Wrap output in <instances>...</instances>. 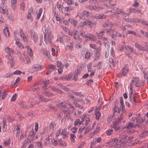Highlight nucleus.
I'll return each instance as SVG.
<instances>
[{
    "mask_svg": "<svg viewBox=\"0 0 148 148\" xmlns=\"http://www.w3.org/2000/svg\"><path fill=\"white\" fill-rule=\"evenodd\" d=\"M78 16L79 17V18L81 19L84 20L85 19V17L83 15V13H79L78 15Z\"/></svg>",
    "mask_w": 148,
    "mask_h": 148,
    "instance_id": "338daca9",
    "label": "nucleus"
},
{
    "mask_svg": "<svg viewBox=\"0 0 148 148\" xmlns=\"http://www.w3.org/2000/svg\"><path fill=\"white\" fill-rule=\"evenodd\" d=\"M91 126L90 125L88 126L87 127H85L84 132V134H87L90 130Z\"/></svg>",
    "mask_w": 148,
    "mask_h": 148,
    "instance_id": "58836bf2",
    "label": "nucleus"
},
{
    "mask_svg": "<svg viewBox=\"0 0 148 148\" xmlns=\"http://www.w3.org/2000/svg\"><path fill=\"white\" fill-rule=\"evenodd\" d=\"M86 38H88L90 40L92 41H95L96 40L95 37L93 35H92L90 34H87Z\"/></svg>",
    "mask_w": 148,
    "mask_h": 148,
    "instance_id": "aec40b11",
    "label": "nucleus"
},
{
    "mask_svg": "<svg viewBox=\"0 0 148 148\" xmlns=\"http://www.w3.org/2000/svg\"><path fill=\"white\" fill-rule=\"evenodd\" d=\"M129 66L128 65H125L121 70V72L117 74V76L119 77H121L123 76H125L128 72Z\"/></svg>",
    "mask_w": 148,
    "mask_h": 148,
    "instance_id": "f03ea898",
    "label": "nucleus"
},
{
    "mask_svg": "<svg viewBox=\"0 0 148 148\" xmlns=\"http://www.w3.org/2000/svg\"><path fill=\"white\" fill-rule=\"evenodd\" d=\"M90 56V53L89 52H87L85 56V58L86 59H88Z\"/></svg>",
    "mask_w": 148,
    "mask_h": 148,
    "instance_id": "5fc2aeb1",
    "label": "nucleus"
},
{
    "mask_svg": "<svg viewBox=\"0 0 148 148\" xmlns=\"http://www.w3.org/2000/svg\"><path fill=\"white\" fill-rule=\"evenodd\" d=\"M110 12L119 14L120 12V10L117 8L115 7L113 8L112 10L110 11Z\"/></svg>",
    "mask_w": 148,
    "mask_h": 148,
    "instance_id": "c756f323",
    "label": "nucleus"
},
{
    "mask_svg": "<svg viewBox=\"0 0 148 148\" xmlns=\"http://www.w3.org/2000/svg\"><path fill=\"white\" fill-rule=\"evenodd\" d=\"M101 65V63L100 62H99L97 65V67L98 70H100L102 66Z\"/></svg>",
    "mask_w": 148,
    "mask_h": 148,
    "instance_id": "69168bd1",
    "label": "nucleus"
},
{
    "mask_svg": "<svg viewBox=\"0 0 148 148\" xmlns=\"http://www.w3.org/2000/svg\"><path fill=\"white\" fill-rule=\"evenodd\" d=\"M5 52L8 54H10V53H12L14 51L12 49L8 47H7L5 49Z\"/></svg>",
    "mask_w": 148,
    "mask_h": 148,
    "instance_id": "5701e85b",
    "label": "nucleus"
},
{
    "mask_svg": "<svg viewBox=\"0 0 148 148\" xmlns=\"http://www.w3.org/2000/svg\"><path fill=\"white\" fill-rule=\"evenodd\" d=\"M49 130L48 129V127H45L43 131L41 133V134L42 135H43L45 134V133H49L50 132H49Z\"/></svg>",
    "mask_w": 148,
    "mask_h": 148,
    "instance_id": "2f4dec72",
    "label": "nucleus"
},
{
    "mask_svg": "<svg viewBox=\"0 0 148 148\" xmlns=\"http://www.w3.org/2000/svg\"><path fill=\"white\" fill-rule=\"evenodd\" d=\"M140 32L143 35H144L145 36L148 38V33L146 32H145V31H143L142 30H140Z\"/></svg>",
    "mask_w": 148,
    "mask_h": 148,
    "instance_id": "3c124183",
    "label": "nucleus"
},
{
    "mask_svg": "<svg viewBox=\"0 0 148 148\" xmlns=\"http://www.w3.org/2000/svg\"><path fill=\"white\" fill-rule=\"evenodd\" d=\"M143 119H140V118H136V124L137 125H137L139 126L140 125V124H141L143 122Z\"/></svg>",
    "mask_w": 148,
    "mask_h": 148,
    "instance_id": "473e14b6",
    "label": "nucleus"
},
{
    "mask_svg": "<svg viewBox=\"0 0 148 148\" xmlns=\"http://www.w3.org/2000/svg\"><path fill=\"white\" fill-rule=\"evenodd\" d=\"M82 13L83 15L85 17V19L89 16L88 12L87 11H84Z\"/></svg>",
    "mask_w": 148,
    "mask_h": 148,
    "instance_id": "8fccbe9b",
    "label": "nucleus"
},
{
    "mask_svg": "<svg viewBox=\"0 0 148 148\" xmlns=\"http://www.w3.org/2000/svg\"><path fill=\"white\" fill-rule=\"evenodd\" d=\"M119 143L118 139H113L109 143V146L110 147H113L114 148H117L120 146Z\"/></svg>",
    "mask_w": 148,
    "mask_h": 148,
    "instance_id": "7ed1b4c3",
    "label": "nucleus"
},
{
    "mask_svg": "<svg viewBox=\"0 0 148 148\" xmlns=\"http://www.w3.org/2000/svg\"><path fill=\"white\" fill-rule=\"evenodd\" d=\"M52 143L54 146H55L58 144V140H52Z\"/></svg>",
    "mask_w": 148,
    "mask_h": 148,
    "instance_id": "0e129e2a",
    "label": "nucleus"
},
{
    "mask_svg": "<svg viewBox=\"0 0 148 148\" xmlns=\"http://www.w3.org/2000/svg\"><path fill=\"white\" fill-rule=\"evenodd\" d=\"M135 81V86L137 87H139L140 86V81L137 78H134Z\"/></svg>",
    "mask_w": 148,
    "mask_h": 148,
    "instance_id": "cd10ccee",
    "label": "nucleus"
},
{
    "mask_svg": "<svg viewBox=\"0 0 148 148\" xmlns=\"http://www.w3.org/2000/svg\"><path fill=\"white\" fill-rule=\"evenodd\" d=\"M46 34H44V39L45 44L47 45L48 43H50L52 45V43L51 42V40L53 38V36L50 33H49L48 34L47 38H46Z\"/></svg>",
    "mask_w": 148,
    "mask_h": 148,
    "instance_id": "423d86ee",
    "label": "nucleus"
},
{
    "mask_svg": "<svg viewBox=\"0 0 148 148\" xmlns=\"http://www.w3.org/2000/svg\"><path fill=\"white\" fill-rule=\"evenodd\" d=\"M113 132V130L112 129H110L107 130L106 132V134L108 135H110Z\"/></svg>",
    "mask_w": 148,
    "mask_h": 148,
    "instance_id": "de8ad7c7",
    "label": "nucleus"
},
{
    "mask_svg": "<svg viewBox=\"0 0 148 148\" xmlns=\"http://www.w3.org/2000/svg\"><path fill=\"white\" fill-rule=\"evenodd\" d=\"M49 69L50 71L56 69L55 66L53 64H51L49 66Z\"/></svg>",
    "mask_w": 148,
    "mask_h": 148,
    "instance_id": "864d4df0",
    "label": "nucleus"
},
{
    "mask_svg": "<svg viewBox=\"0 0 148 148\" xmlns=\"http://www.w3.org/2000/svg\"><path fill=\"white\" fill-rule=\"evenodd\" d=\"M27 53L30 56H33L32 51L31 49H27Z\"/></svg>",
    "mask_w": 148,
    "mask_h": 148,
    "instance_id": "13d9d810",
    "label": "nucleus"
},
{
    "mask_svg": "<svg viewBox=\"0 0 148 148\" xmlns=\"http://www.w3.org/2000/svg\"><path fill=\"white\" fill-rule=\"evenodd\" d=\"M31 38L34 41V42L36 43L38 40V35L34 30L32 29L30 31Z\"/></svg>",
    "mask_w": 148,
    "mask_h": 148,
    "instance_id": "39448f33",
    "label": "nucleus"
},
{
    "mask_svg": "<svg viewBox=\"0 0 148 148\" xmlns=\"http://www.w3.org/2000/svg\"><path fill=\"white\" fill-rule=\"evenodd\" d=\"M73 36H74V37L75 36H78V32L77 30L76 29H73Z\"/></svg>",
    "mask_w": 148,
    "mask_h": 148,
    "instance_id": "680f3d73",
    "label": "nucleus"
},
{
    "mask_svg": "<svg viewBox=\"0 0 148 148\" xmlns=\"http://www.w3.org/2000/svg\"><path fill=\"white\" fill-rule=\"evenodd\" d=\"M80 71L79 70L77 69V72L74 74V77L73 78V79L76 81L79 75L80 74Z\"/></svg>",
    "mask_w": 148,
    "mask_h": 148,
    "instance_id": "c85d7f7f",
    "label": "nucleus"
},
{
    "mask_svg": "<svg viewBox=\"0 0 148 148\" xmlns=\"http://www.w3.org/2000/svg\"><path fill=\"white\" fill-rule=\"evenodd\" d=\"M57 64L58 67L59 68H63V64H62L61 61H58L57 62Z\"/></svg>",
    "mask_w": 148,
    "mask_h": 148,
    "instance_id": "a19ab883",
    "label": "nucleus"
},
{
    "mask_svg": "<svg viewBox=\"0 0 148 148\" xmlns=\"http://www.w3.org/2000/svg\"><path fill=\"white\" fill-rule=\"evenodd\" d=\"M71 139V141L74 142L75 140L76 136L74 134H70Z\"/></svg>",
    "mask_w": 148,
    "mask_h": 148,
    "instance_id": "c03bdc74",
    "label": "nucleus"
},
{
    "mask_svg": "<svg viewBox=\"0 0 148 148\" xmlns=\"http://www.w3.org/2000/svg\"><path fill=\"white\" fill-rule=\"evenodd\" d=\"M118 125L119 123L117 122H115L113 123V128L115 130H119L120 129Z\"/></svg>",
    "mask_w": 148,
    "mask_h": 148,
    "instance_id": "72a5a7b5",
    "label": "nucleus"
},
{
    "mask_svg": "<svg viewBox=\"0 0 148 148\" xmlns=\"http://www.w3.org/2000/svg\"><path fill=\"white\" fill-rule=\"evenodd\" d=\"M43 93L45 96L48 97L51 96L53 95V94L48 91H45Z\"/></svg>",
    "mask_w": 148,
    "mask_h": 148,
    "instance_id": "a18cd8bd",
    "label": "nucleus"
},
{
    "mask_svg": "<svg viewBox=\"0 0 148 148\" xmlns=\"http://www.w3.org/2000/svg\"><path fill=\"white\" fill-rule=\"evenodd\" d=\"M42 53L44 55H45L47 57V59L49 61H52L51 58L49 56V52H48L47 51H45L44 50Z\"/></svg>",
    "mask_w": 148,
    "mask_h": 148,
    "instance_id": "2eb2a0df",
    "label": "nucleus"
},
{
    "mask_svg": "<svg viewBox=\"0 0 148 148\" xmlns=\"http://www.w3.org/2000/svg\"><path fill=\"white\" fill-rule=\"evenodd\" d=\"M106 17V16L103 14H97L95 16V18L97 19H103L105 18Z\"/></svg>",
    "mask_w": 148,
    "mask_h": 148,
    "instance_id": "ddd939ff",
    "label": "nucleus"
},
{
    "mask_svg": "<svg viewBox=\"0 0 148 148\" xmlns=\"http://www.w3.org/2000/svg\"><path fill=\"white\" fill-rule=\"evenodd\" d=\"M143 73H144V77L145 78H146L147 81L148 82V72L147 71H143Z\"/></svg>",
    "mask_w": 148,
    "mask_h": 148,
    "instance_id": "4c0bfd02",
    "label": "nucleus"
},
{
    "mask_svg": "<svg viewBox=\"0 0 148 148\" xmlns=\"http://www.w3.org/2000/svg\"><path fill=\"white\" fill-rule=\"evenodd\" d=\"M138 21H137V23H141L142 24L144 25H146L147 26H148V23H147V22L146 21H144L141 20H138Z\"/></svg>",
    "mask_w": 148,
    "mask_h": 148,
    "instance_id": "ea45409f",
    "label": "nucleus"
},
{
    "mask_svg": "<svg viewBox=\"0 0 148 148\" xmlns=\"http://www.w3.org/2000/svg\"><path fill=\"white\" fill-rule=\"evenodd\" d=\"M80 34L85 38H86L87 35L82 30H81L80 31Z\"/></svg>",
    "mask_w": 148,
    "mask_h": 148,
    "instance_id": "6e6d98bb",
    "label": "nucleus"
},
{
    "mask_svg": "<svg viewBox=\"0 0 148 148\" xmlns=\"http://www.w3.org/2000/svg\"><path fill=\"white\" fill-rule=\"evenodd\" d=\"M59 79L62 80L63 81L68 80V78L67 77V76L65 75L60 77L59 78Z\"/></svg>",
    "mask_w": 148,
    "mask_h": 148,
    "instance_id": "09e8293b",
    "label": "nucleus"
},
{
    "mask_svg": "<svg viewBox=\"0 0 148 148\" xmlns=\"http://www.w3.org/2000/svg\"><path fill=\"white\" fill-rule=\"evenodd\" d=\"M101 54V52L100 51H96L95 54V56L94 58V60H98Z\"/></svg>",
    "mask_w": 148,
    "mask_h": 148,
    "instance_id": "f3484780",
    "label": "nucleus"
},
{
    "mask_svg": "<svg viewBox=\"0 0 148 148\" xmlns=\"http://www.w3.org/2000/svg\"><path fill=\"white\" fill-rule=\"evenodd\" d=\"M3 32L7 37H8L9 36L10 32L7 27H5L3 29Z\"/></svg>",
    "mask_w": 148,
    "mask_h": 148,
    "instance_id": "4be33fe9",
    "label": "nucleus"
},
{
    "mask_svg": "<svg viewBox=\"0 0 148 148\" xmlns=\"http://www.w3.org/2000/svg\"><path fill=\"white\" fill-rule=\"evenodd\" d=\"M55 125L54 123H51L49 125V127H48V129H49V132H51L50 134H49L48 135V140L50 139V137L53 134V129L54 128Z\"/></svg>",
    "mask_w": 148,
    "mask_h": 148,
    "instance_id": "6e6552de",
    "label": "nucleus"
},
{
    "mask_svg": "<svg viewBox=\"0 0 148 148\" xmlns=\"http://www.w3.org/2000/svg\"><path fill=\"white\" fill-rule=\"evenodd\" d=\"M43 66H42L35 64L32 66V69L34 71H36L41 70Z\"/></svg>",
    "mask_w": 148,
    "mask_h": 148,
    "instance_id": "9d476101",
    "label": "nucleus"
},
{
    "mask_svg": "<svg viewBox=\"0 0 148 148\" xmlns=\"http://www.w3.org/2000/svg\"><path fill=\"white\" fill-rule=\"evenodd\" d=\"M94 24V23L92 22L89 21L88 20L85 21L83 23L84 25H86L87 26L91 27Z\"/></svg>",
    "mask_w": 148,
    "mask_h": 148,
    "instance_id": "dca6fc26",
    "label": "nucleus"
},
{
    "mask_svg": "<svg viewBox=\"0 0 148 148\" xmlns=\"http://www.w3.org/2000/svg\"><path fill=\"white\" fill-rule=\"evenodd\" d=\"M17 96L16 93L14 94L11 99V101H14L16 99Z\"/></svg>",
    "mask_w": 148,
    "mask_h": 148,
    "instance_id": "e2e57ef3",
    "label": "nucleus"
},
{
    "mask_svg": "<svg viewBox=\"0 0 148 148\" xmlns=\"http://www.w3.org/2000/svg\"><path fill=\"white\" fill-rule=\"evenodd\" d=\"M89 9L91 10H94L96 11H99L101 9L100 7H97L96 6L90 5L88 7Z\"/></svg>",
    "mask_w": 148,
    "mask_h": 148,
    "instance_id": "f8f14e48",
    "label": "nucleus"
},
{
    "mask_svg": "<svg viewBox=\"0 0 148 148\" xmlns=\"http://www.w3.org/2000/svg\"><path fill=\"white\" fill-rule=\"evenodd\" d=\"M119 138L122 140H125L127 142L130 143L131 142L133 138L132 136H129L126 135L121 134L120 135Z\"/></svg>",
    "mask_w": 148,
    "mask_h": 148,
    "instance_id": "0eeeda50",
    "label": "nucleus"
},
{
    "mask_svg": "<svg viewBox=\"0 0 148 148\" xmlns=\"http://www.w3.org/2000/svg\"><path fill=\"white\" fill-rule=\"evenodd\" d=\"M73 47V45L72 42H70L65 47V49L67 50L68 48L70 50H71Z\"/></svg>",
    "mask_w": 148,
    "mask_h": 148,
    "instance_id": "393cba45",
    "label": "nucleus"
},
{
    "mask_svg": "<svg viewBox=\"0 0 148 148\" xmlns=\"http://www.w3.org/2000/svg\"><path fill=\"white\" fill-rule=\"evenodd\" d=\"M57 8L59 9V10L60 12L61 13H62L63 10L62 9V8H61L62 5L60 4H57Z\"/></svg>",
    "mask_w": 148,
    "mask_h": 148,
    "instance_id": "052dcab7",
    "label": "nucleus"
},
{
    "mask_svg": "<svg viewBox=\"0 0 148 148\" xmlns=\"http://www.w3.org/2000/svg\"><path fill=\"white\" fill-rule=\"evenodd\" d=\"M137 126V125L134 123H132L131 122L129 123L128 125L126 127L128 130L126 131V133L128 134H130L134 132V131L130 130L133 128H136Z\"/></svg>",
    "mask_w": 148,
    "mask_h": 148,
    "instance_id": "20e7f679",
    "label": "nucleus"
},
{
    "mask_svg": "<svg viewBox=\"0 0 148 148\" xmlns=\"http://www.w3.org/2000/svg\"><path fill=\"white\" fill-rule=\"evenodd\" d=\"M7 95V93L6 91L3 90L2 93V96L1 98L2 99H5Z\"/></svg>",
    "mask_w": 148,
    "mask_h": 148,
    "instance_id": "49530a36",
    "label": "nucleus"
},
{
    "mask_svg": "<svg viewBox=\"0 0 148 148\" xmlns=\"http://www.w3.org/2000/svg\"><path fill=\"white\" fill-rule=\"evenodd\" d=\"M59 103L58 105V107H64L66 106V104H67V101L66 102H65L64 101H59Z\"/></svg>",
    "mask_w": 148,
    "mask_h": 148,
    "instance_id": "6ab92c4d",
    "label": "nucleus"
},
{
    "mask_svg": "<svg viewBox=\"0 0 148 148\" xmlns=\"http://www.w3.org/2000/svg\"><path fill=\"white\" fill-rule=\"evenodd\" d=\"M10 140L9 139H7L3 142V146H8L10 144Z\"/></svg>",
    "mask_w": 148,
    "mask_h": 148,
    "instance_id": "e433bc0d",
    "label": "nucleus"
},
{
    "mask_svg": "<svg viewBox=\"0 0 148 148\" xmlns=\"http://www.w3.org/2000/svg\"><path fill=\"white\" fill-rule=\"evenodd\" d=\"M67 130L66 127H65L61 131V134L63 136V138H64L66 137V132Z\"/></svg>",
    "mask_w": 148,
    "mask_h": 148,
    "instance_id": "bb28decb",
    "label": "nucleus"
},
{
    "mask_svg": "<svg viewBox=\"0 0 148 148\" xmlns=\"http://www.w3.org/2000/svg\"><path fill=\"white\" fill-rule=\"evenodd\" d=\"M92 66V65L91 64H90L87 65V70L88 72L91 71Z\"/></svg>",
    "mask_w": 148,
    "mask_h": 148,
    "instance_id": "774afa93",
    "label": "nucleus"
},
{
    "mask_svg": "<svg viewBox=\"0 0 148 148\" xmlns=\"http://www.w3.org/2000/svg\"><path fill=\"white\" fill-rule=\"evenodd\" d=\"M134 95L133 94L130 95V98L131 102L133 103L136 104V101L134 99Z\"/></svg>",
    "mask_w": 148,
    "mask_h": 148,
    "instance_id": "7c9ffc66",
    "label": "nucleus"
},
{
    "mask_svg": "<svg viewBox=\"0 0 148 148\" xmlns=\"http://www.w3.org/2000/svg\"><path fill=\"white\" fill-rule=\"evenodd\" d=\"M36 144L38 148H42V143L41 141H39L36 142Z\"/></svg>",
    "mask_w": 148,
    "mask_h": 148,
    "instance_id": "603ef678",
    "label": "nucleus"
},
{
    "mask_svg": "<svg viewBox=\"0 0 148 148\" xmlns=\"http://www.w3.org/2000/svg\"><path fill=\"white\" fill-rule=\"evenodd\" d=\"M123 19L125 21H126L128 22H134V18H123Z\"/></svg>",
    "mask_w": 148,
    "mask_h": 148,
    "instance_id": "79ce46f5",
    "label": "nucleus"
},
{
    "mask_svg": "<svg viewBox=\"0 0 148 148\" xmlns=\"http://www.w3.org/2000/svg\"><path fill=\"white\" fill-rule=\"evenodd\" d=\"M73 103L75 106L79 107V108H82L83 107L79 104L77 103V101H79V100L77 99H73Z\"/></svg>",
    "mask_w": 148,
    "mask_h": 148,
    "instance_id": "412c9836",
    "label": "nucleus"
},
{
    "mask_svg": "<svg viewBox=\"0 0 148 148\" xmlns=\"http://www.w3.org/2000/svg\"><path fill=\"white\" fill-rule=\"evenodd\" d=\"M7 58L9 60L11 66L12 67L14 64V60L12 57L11 56L10 54H8L7 56Z\"/></svg>",
    "mask_w": 148,
    "mask_h": 148,
    "instance_id": "1a4fd4ad",
    "label": "nucleus"
},
{
    "mask_svg": "<svg viewBox=\"0 0 148 148\" xmlns=\"http://www.w3.org/2000/svg\"><path fill=\"white\" fill-rule=\"evenodd\" d=\"M50 88L53 91H54L57 92L58 93H60L61 94H62V92L57 88H56L54 86H51L50 87Z\"/></svg>",
    "mask_w": 148,
    "mask_h": 148,
    "instance_id": "b1692460",
    "label": "nucleus"
},
{
    "mask_svg": "<svg viewBox=\"0 0 148 148\" xmlns=\"http://www.w3.org/2000/svg\"><path fill=\"white\" fill-rule=\"evenodd\" d=\"M17 0H11V7L14 8L16 5Z\"/></svg>",
    "mask_w": 148,
    "mask_h": 148,
    "instance_id": "f704fd0d",
    "label": "nucleus"
},
{
    "mask_svg": "<svg viewBox=\"0 0 148 148\" xmlns=\"http://www.w3.org/2000/svg\"><path fill=\"white\" fill-rule=\"evenodd\" d=\"M74 38L77 41V42L79 44L82 42V39L79 37V35L74 37Z\"/></svg>",
    "mask_w": 148,
    "mask_h": 148,
    "instance_id": "c9c22d12",
    "label": "nucleus"
},
{
    "mask_svg": "<svg viewBox=\"0 0 148 148\" xmlns=\"http://www.w3.org/2000/svg\"><path fill=\"white\" fill-rule=\"evenodd\" d=\"M49 83V80H46L44 81L43 84V88L45 90H47V86L48 85Z\"/></svg>",
    "mask_w": 148,
    "mask_h": 148,
    "instance_id": "a878e982",
    "label": "nucleus"
},
{
    "mask_svg": "<svg viewBox=\"0 0 148 148\" xmlns=\"http://www.w3.org/2000/svg\"><path fill=\"white\" fill-rule=\"evenodd\" d=\"M58 144L60 146L64 147L66 146V144L64 141L63 140L61 139L58 140Z\"/></svg>",
    "mask_w": 148,
    "mask_h": 148,
    "instance_id": "a211bd4d",
    "label": "nucleus"
},
{
    "mask_svg": "<svg viewBox=\"0 0 148 148\" xmlns=\"http://www.w3.org/2000/svg\"><path fill=\"white\" fill-rule=\"evenodd\" d=\"M80 119H77L74 122L75 125L79 126L80 125H87L90 122V118L88 115L82 114L80 117Z\"/></svg>",
    "mask_w": 148,
    "mask_h": 148,
    "instance_id": "f257e3e1",
    "label": "nucleus"
},
{
    "mask_svg": "<svg viewBox=\"0 0 148 148\" xmlns=\"http://www.w3.org/2000/svg\"><path fill=\"white\" fill-rule=\"evenodd\" d=\"M20 125L19 124H17L16 126H15L14 132L15 133H16V136H18V134L20 133Z\"/></svg>",
    "mask_w": 148,
    "mask_h": 148,
    "instance_id": "9b49d317",
    "label": "nucleus"
},
{
    "mask_svg": "<svg viewBox=\"0 0 148 148\" xmlns=\"http://www.w3.org/2000/svg\"><path fill=\"white\" fill-rule=\"evenodd\" d=\"M112 32L113 33H114L115 34H116V36H117L119 37H121L122 36L121 35L120 33L114 30H112Z\"/></svg>",
    "mask_w": 148,
    "mask_h": 148,
    "instance_id": "bf43d9fd",
    "label": "nucleus"
},
{
    "mask_svg": "<svg viewBox=\"0 0 148 148\" xmlns=\"http://www.w3.org/2000/svg\"><path fill=\"white\" fill-rule=\"evenodd\" d=\"M96 119L97 120L99 119L100 117L101 116V113L100 112H96L95 113Z\"/></svg>",
    "mask_w": 148,
    "mask_h": 148,
    "instance_id": "37998d69",
    "label": "nucleus"
},
{
    "mask_svg": "<svg viewBox=\"0 0 148 148\" xmlns=\"http://www.w3.org/2000/svg\"><path fill=\"white\" fill-rule=\"evenodd\" d=\"M135 45L136 47L137 48L138 50L144 51V50H145V49L143 47L140 45L138 42L135 43Z\"/></svg>",
    "mask_w": 148,
    "mask_h": 148,
    "instance_id": "4468645a",
    "label": "nucleus"
},
{
    "mask_svg": "<svg viewBox=\"0 0 148 148\" xmlns=\"http://www.w3.org/2000/svg\"><path fill=\"white\" fill-rule=\"evenodd\" d=\"M19 104L22 107L24 108H26L27 107V105L23 102H21L19 103Z\"/></svg>",
    "mask_w": 148,
    "mask_h": 148,
    "instance_id": "4d7b16f0",
    "label": "nucleus"
}]
</instances>
